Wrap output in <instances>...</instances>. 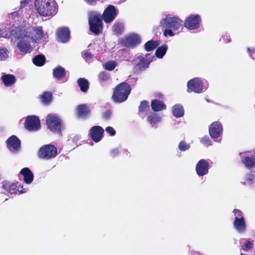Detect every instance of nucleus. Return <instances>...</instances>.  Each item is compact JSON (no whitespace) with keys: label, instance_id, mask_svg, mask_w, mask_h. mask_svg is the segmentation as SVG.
<instances>
[{"label":"nucleus","instance_id":"obj_16","mask_svg":"<svg viewBox=\"0 0 255 255\" xmlns=\"http://www.w3.org/2000/svg\"><path fill=\"white\" fill-rule=\"evenodd\" d=\"M209 169V163L205 159L199 160L196 165V172L199 176L207 174Z\"/></svg>","mask_w":255,"mask_h":255},{"label":"nucleus","instance_id":"obj_48","mask_svg":"<svg viewBox=\"0 0 255 255\" xmlns=\"http://www.w3.org/2000/svg\"><path fill=\"white\" fill-rule=\"evenodd\" d=\"M111 153L113 156H115L119 153V151L118 148H115L111 150Z\"/></svg>","mask_w":255,"mask_h":255},{"label":"nucleus","instance_id":"obj_30","mask_svg":"<svg viewBox=\"0 0 255 255\" xmlns=\"http://www.w3.org/2000/svg\"><path fill=\"white\" fill-rule=\"evenodd\" d=\"M159 44L157 41L149 40L144 45V48L147 51H150L156 48Z\"/></svg>","mask_w":255,"mask_h":255},{"label":"nucleus","instance_id":"obj_19","mask_svg":"<svg viewBox=\"0 0 255 255\" xmlns=\"http://www.w3.org/2000/svg\"><path fill=\"white\" fill-rule=\"evenodd\" d=\"M28 35H30V39L36 42L40 40L43 37L44 32L41 26H36L33 28L30 33L28 32Z\"/></svg>","mask_w":255,"mask_h":255},{"label":"nucleus","instance_id":"obj_13","mask_svg":"<svg viewBox=\"0 0 255 255\" xmlns=\"http://www.w3.org/2000/svg\"><path fill=\"white\" fill-rule=\"evenodd\" d=\"M24 126L28 130L35 131L38 130L40 128V121L36 116H27L24 123Z\"/></svg>","mask_w":255,"mask_h":255},{"label":"nucleus","instance_id":"obj_1","mask_svg":"<svg viewBox=\"0 0 255 255\" xmlns=\"http://www.w3.org/2000/svg\"><path fill=\"white\" fill-rule=\"evenodd\" d=\"M17 36V46L21 53L30 52L32 49L30 42V38L24 27L17 29L14 36Z\"/></svg>","mask_w":255,"mask_h":255},{"label":"nucleus","instance_id":"obj_2","mask_svg":"<svg viewBox=\"0 0 255 255\" xmlns=\"http://www.w3.org/2000/svg\"><path fill=\"white\" fill-rule=\"evenodd\" d=\"M34 4L37 12L43 16H50L55 10V3L53 0H36Z\"/></svg>","mask_w":255,"mask_h":255},{"label":"nucleus","instance_id":"obj_22","mask_svg":"<svg viewBox=\"0 0 255 255\" xmlns=\"http://www.w3.org/2000/svg\"><path fill=\"white\" fill-rule=\"evenodd\" d=\"M140 42L139 37L135 34H132L127 36L125 40V43L127 46H134Z\"/></svg>","mask_w":255,"mask_h":255},{"label":"nucleus","instance_id":"obj_33","mask_svg":"<svg viewBox=\"0 0 255 255\" xmlns=\"http://www.w3.org/2000/svg\"><path fill=\"white\" fill-rule=\"evenodd\" d=\"M17 30V29L16 30H12L10 33H8L5 29H0V37L7 38L10 37L12 38V36H14Z\"/></svg>","mask_w":255,"mask_h":255},{"label":"nucleus","instance_id":"obj_53","mask_svg":"<svg viewBox=\"0 0 255 255\" xmlns=\"http://www.w3.org/2000/svg\"><path fill=\"white\" fill-rule=\"evenodd\" d=\"M85 1H86L89 4H93L94 2H95L96 0H84Z\"/></svg>","mask_w":255,"mask_h":255},{"label":"nucleus","instance_id":"obj_32","mask_svg":"<svg viewBox=\"0 0 255 255\" xmlns=\"http://www.w3.org/2000/svg\"><path fill=\"white\" fill-rule=\"evenodd\" d=\"M53 75L57 79H61L65 75V70L61 67H57L53 70Z\"/></svg>","mask_w":255,"mask_h":255},{"label":"nucleus","instance_id":"obj_3","mask_svg":"<svg viewBox=\"0 0 255 255\" xmlns=\"http://www.w3.org/2000/svg\"><path fill=\"white\" fill-rule=\"evenodd\" d=\"M130 92L128 84L123 83L118 85L114 91L113 98L115 102L121 103L126 101Z\"/></svg>","mask_w":255,"mask_h":255},{"label":"nucleus","instance_id":"obj_40","mask_svg":"<svg viewBox=\"0 0 255 255\" xmlns=\"http://www.w3.org/2000/svg\"><path fill=\"white\" fill-rule=\"evenodd\" d=\"M178 148L181 151H185L190 148V145L186 143L185 141H182L179 143Z\"/></svg>","mask_w":255,"mask_h":255},{"label":"nucleus","instance_id":"obj_8","mask_svg":"<svg viewBox=\"0 0 255 255\" xmlns=\"http://www.w3.org/2000/svg\"><path fill=\"white\" fill-rule=\"evenodd\" d=\"M235 220L233 222L234 228L240 233H243L246 230V224L242 212L237 209L234 210Z\"/></svg>","mask_w":255,"mask_h":255},{"label":"nucleus","instance_id":"obj_21","mask_svg":"<svg viewBox=\"0 0 255 255\" xmlns=\"http://www.w3.org/2000/svg\"><path fill=\"white\" fill-rule=\"evenodd\" d=\"M249 152H247L242 156L243 163L246 167L251 168L255 165V156H250Z\"/></svg>","mask_w":255,"mask_h":255},{"label":"nucleus","instance_id":"obj_34","mask_svg":"<svg viewBox=\"0 0 255 255\" xmlns=\"http://www.w3.org/2000/svg\"><path fill=\"white\" fill-rule=\"evenodd\" d=\"M45 62V57L43 55H37L33 59V63L38 66H41L43 65Z\"/></svg>","mask_w":255,"mask_h":255},{"label":"nucleus","instance_id":"obj_20","mask_svg":"<svg viewBox=\"0 0 255 255\" xmlns=\"http://www.w3.org/2000/svg\"><path fill=\"white\" fill-rule=\"evenodd\" d=\"M57 40L61 42H66L69 38L70 32L68 28H63L57 31Z\"/></svg>","mask_w":255,"mask_h":255},{"label":"nucleus","instance_id":"obj_52","mask_svg":"<svg viewBox=\"0 0 255 255\" xmlns=\"http://www.w3.org/2000/svg\"><path fill=\"white\" fill-rule=\"evenodd\" d=\"M84 56L85 57H88V58L91 57V54L88 52H85L84 54Z\"/></svg>","mask_w":255,"mask_h":255},{"label":"nucleus","instance_id":"obj_6","mask_svg":"<svg viewBox=\"0 0 255 255\" xmlns=\"http://www.w3.org/2000/svg\"><path fill=\"white\" fill-rule=\"evenodd\" d=\"M47 128L53 132H58L61 130L62 122L61 119L56 115L49 114L46 117Z\"/></svg>","mask_w":255,"mask_h":255},{"label":"nucleus","instance_id":"obj_11","mask_svg":"<svg viewBox=\"0 0 255 255\" xmlns=\"http://www.w3.org/2000/svg\"><path fill=\"white\" fill-rule=\"evenodd\" d=\"M188 92L201 93L203 91V87L201 80L198 78H194L190 80L187 83Z\"/></svg>","mask_w":255,"mask_h":255},{"label":"nucleus","instance_id":"obj_50","mask_svg":"<svg viewBox=\"0 0 255 255\" xmlns=\"http://www.w3.org/2000/svg\"><path fill=\"white\" fill-rule=\"evenodd\" d=\"M18 15V11H14L13 12H11L9 14V17H11L12 18H14L15 17H17Z\"/></svg>","mask_w":255,"mask_h":255},{"label":"nucleus","instance_id":"obj_29","mask_svg":"<svg viewBox=\"0 0 255 255\" xmlns=\"http://www.w3.org/2000/svg\"><path fill=\"white\" fill-rule=\"evenodd\" d=\"M168 47L166 45H162L158 47L155 52V55L158 58H162L166 54Z\"/></svg>","mask_w":255,"mask_h":255},{"label":"nucleus","instance_id":"obj_44","mask_svg":"<svg viewBox=\"0 0 255 255\" xmlns=\"http://www.w3.org/2000/svg\"><path fill=\"white\" fill-rule=\"evenodd\" d=\"M106 131L111 136H113L116 134L115 130L112 127H107L106 128Z\"/></svg>","mask_w":255,"mask_h":255},{"label":"nucleus","instance_id":"obj_23","mask_svg":"<svg viewBox=\"0 0 255 255\" xmlns=\"http://www.w3.org/2000/svg\"><path fill=\"white\" fill-rule=\"evenodd\" d=\"M1 79L4 86L6 87L12 86L16 81L15 76L11 74H4Z\"/></svg>","mask_w":255,"mask_h":255},{"label":"nucleus","instance_id":"obj_41","mask_svg":"<svg viewBox=\"0 0 255 255\" xmlns=\"http://www.w3.org/2000/svg\"><path fill=\"white\" fill-rule=\"evenodd\" d=\"M201 142L206 146H209L212 144V141L207 136H205L202 138L201 139Z\"/></svg>","mask_w":255,"mask_h":255},{"label":"nucleus","instance_id":"obj_4","mask_svg":"<svg viewBox=\"0 0 255 255\" xmlns=\"http://www.w3.org/2000/svg\"><path fill=\"white\" fill-rule=\"evenodd\" d=\"M182 21L176 16L166 15L160 22V26L165 28H171L173 31L177 30L182 25Z\"/></svg>","mask_w":255,"mask_h":255},{"label":"nucleus","instance_id":"obj_47","mask_svg":"<svg viewBox=\"0 0 255 255\" xmlns=\"http://www.w3.org/2000/svg\"><path fill=\"white\" fill-rule=\"evenodd\" d=\"M248 50L249 52L250 57L255 60V48L250 49L248 48Z\"/></svg>","mask_w":255,"mask_h":255},{"label":"nucleus","instance_id":"obj_43","mask_svg":"<svg viewBox=\"0 0 255 255\" xmlns=\"http://www.w3.org/2000/svg\"><path fill=\"white\" fill-rule=\"evenodd\" d=\"M172 30H173L171 28H166L163 32L164 35L165 36H169L170 37L174 36V33Z\"/></svg>","mask_w":255,"mask_h":255},{"label":"nucleus","instance_id":"obj_9","mask_svg":"<svg viewBox=\"0 0 255 255\" xmlns=\"http://www.w3.org/2000/svg\"><path fill=\"white\" fill-rule=\"evenodd\" d=\"M57 154V149L53 145L48 144L42 146L38 151V156L44 159L54 158Z\"/></svg>","mask_w":255,"mask_h":255},{"label":"nucleus","instance_id":"obj_15","mask_svg":"<svg viewBox=\"0 0 255 255\" xmlns=\"http://www.w3.org/2000/svg\"><path fill=\"white\" fill-rule=\"evenodd\" d=\"M223 131L221 124L218 122L213 123L209 127V133L212 138H217L220 136Z\"/></svg>","mask_w":255,"mask_h":255},{"label":"nucleus","instance_id":"obj_49","mask_svg":"<svg viewBox=\"0 0 255 255\" xmlns=\"http://www.w3.org/2000/svg\"><path fill=\"white\" fill-rule=\"evenodd\" d=\"M114 30L116 33H119L120 31V28L122 27V26L121 25H118L115 24L114 25Z\"/></svg>","mask_w":255,"mask_h":255},{"label":"nucleus","instance_id":"obj_46","mask_svg":"<svg viewBox=\"0 0 255 255\" xmlns=\"http://www.w3.org/2000/svg\"><path fill=\"white\" fill-rule=\"evenodd\" d=\"M31 0H21L20 3V8H22L27 6Z\"/></svg>","mask_w":255,"mask_h":255},{"label":"nucleus","instance_id":"obj_36","mask_svg":"<svg viewBox=\"0 0 255 255\" xmlns=\"http://www.w3.org/2000/svg\"><path fill=\"white\" fill-rule=\"evenodd\" d=\"M8 57V51L4 47H0V60L4 61Z\"/></svg>","mask_w":255,"mask_h":255},{"label":"nucleus","instance_id":"obj_27","mask_svg":"<svg viewBox=\"0 0 255 255\" xmlns=\"http://www.w3.org/2000/svg\"><path fill=\"white\" fill-rule=\"evenodd\" d=\"M161 120V117L154 113L150 114L147 118L148 122L152 127H154Z\"/></svg>","mask_w":255,"mask_h":255},{"label":"nucleus","instance_id":"obj_17","mask_svg":"<svg viewBox=\"0 0 255 255\" xmlns=\"http://www.w3.org/2000/svg\"><path fill=\"white\" fill-rule=\"evenodd\" d=\"M7 148L12 152L18 151L20 148V141L15 136L12 135L6 141Z\"/></svg>","mask_w":255,"mask_h":255},{"label":"nucleus","instance_id":"obj_39","mask_svg":"<svg viewBox=\"0 0 255 255\" xmlns=\"http://www.w3.org/2000/svg\"><path fill=\"white\" fill-rule=\"evenodd\" d=\"M148 108V103L146 101H142L139 107V111L140 112H144L147 111Z\"/></svg>","mask_w":255,"mask_h":255},{"label":"nucleus","instance_id":"obj_24","mask_svg":"<svg viewBox=\"0 0 255 255\" xmlns=\"http://www.w3.org/2000/svg\"><path fill=\"white\" fill-rule=\"evenodd\" d=\"M20 173L23 176L24 181L27 184H30L33 180V175L28 168H24L20 171Z\"/></svg>","mask_w":255,"mask_h":255},{"label":"nucleus","instance_id":"obj_7","mask_svg":"<svg viewBox=\"0 0 255 255\" xmlns=\"http://www.w3.org/2000/svg\"><path fill=\"white\" fill-rule=\"evenodd\" d=\"M153 58V56L150 53L138 55L134 60L135 68L138 70H142L147 68Z\"/></svg>","mask_w":255,"mask_h":255},{"label":"nucleus","instance_id":"obj_42","mask_svg":"<svg viewBox=\"0 0 255 255\" xmlns=\"http://www.w3.org/2000/svg\"><path fill=\"white\" fill-rule=\"evenodd\" d=\"M253 245V244L251 242L248 241L244 245L242 246V249L244 251H248L252 248Z\"/></svg>","mask_w":255,"mask_h":255},{"label":"nucleus","instance_id":"obj_38","mask_svg":"<svg viewBox=\"0 0 255 255\" xmlns=\"http://www.w3.org/2000/svg\"><path fill=\"white\" fill-rule=\"evenodd\" d=\"M110 77L109 74L105 72H101L98 75V78L99 80L102 82L107 81Z\"/></svg>","mask_w":255,"mask_h":255},{"label":"nucleus","instance_id":"obj_5","mask_svg":"<svg viewBox=\"0 0 255 255\" xmlns=\"http://www.w3.org/2000/svg\"><path fill=\"white\" fill-rule=\"evenodd\" d=\"M89 23L92 32L95 34L101 32L103 29L102 21L100 14L92 11L89 14Z\"/></svg>","mask_w":255,"mask_h":255},{"label":"nucleus","instance_id":"obj_51","mask_svg":"<svg viewBox=\"0 0 255 255\" xmlns=\"http://www.w3.org/2000/svg\"><path fill=\"white\" fill-rule=\"evenodd\" d=\"M254 178V176L252 174H249L247 176V179L248 180L251 181H252Z\"/></svg>","mask_w":255,"mask_h":255},{"label":"nucleus","instance_id":"obj_26","mask_svg":"<svg viewBox=\"0 0 255 255\" xmlns=\"http://www.w3.org/2000/svg\"><path fill=\"white\" fill-rule=\"evenodd\" d=\"M151 108L154 111H160L165 109L166 106L162 102L158 100H153L151 102Z\"/></svg>","mask_w":255,"mask_h":255},{"label":"nucleus","instance_id":"obj_31","mask_svg":"<svg viewBox=\"0 0 255 255\" xmlns=\"http://www.w3.org/2000/svg\"><path fill=\"white\" fill-rule=\"evenodd\" d=\"M78 85L80 87V89L82 92H85L89 88L88 82L87 80L80 78L78 81Z\"/></svg>","mask_w":255,"mask_h":255},{"label":"nucleus","instance_id":"obj_45","mask_svg":"<svg viewBox=\"0 0 255 255\" xmlns=\"http://www.w3.org/2000/svg\"><path fill=\"white\" fill-rule=\"evenodd\" d=\"M112 113L110 111H107L103 114V118L105 120H108L110 118Z\"/></svg>","mask_w":255,"mask_h":255},{"label":"nucleus","instance_id":"obj_37","mask_svg":"<svg viewBox=\"0 0 255 255\" xmlns=\"http://www.w3.org/2000/svg\"><path fill=\"white\" fill-rule=\"evenodd\" d=\"M117 65L116 61H111L106 62L104 65V67L107 70L111 71L116 67Z\"/></svg>","mask_w":255,"mask_h":255},{"label":"nucleus","instance_id":"obj_25","mask_svg":"<svg viewBox=\"0 0 255 255\" xmlns=\"http://www.w3.org/2000/svg\"><path fill=\"white\" fill-rule=\"evenodd\" d=\"M78 116L80 117H85L90 113V110L86 105H81L77 108Z\"/></svg>","mask_w":255,"mask_h":255},{"label":"nucleus","instance_id":"obj_35","mask_svg":"<svg viewBox=\"0 0 255 255\" xmlns=\"http://www.w3.org/2000/svg\"><path fill=\"white\" fill-rule=\"evenodd\" d=\"M52 99V94L50 92H45L41 96V102L44 104L49 103Z\"/></svg>","mask_w":255,"mask_h":255},{"label":"nucleus","instance_id":"obj_18","mask_svg":"<svg viewBox=\"0 0 255 255\" xmlns=\"http://www.w3.org/2000/svg\"><path fill=\"white\" fill-rule=\"evenodd\" d=\"M104 133L103 128L100 126H95L91 129L90 136L96 142H99L102 138Z\"/></svg>","mask_w":255,"mask_h":255},{"label":"nucleus","instance_id":"obj_10","mask_svg":"<svg viewBox=\"0 0 255 255\" xmlns=\"http://www.w3.org/2000/svg\"><path fill=\"white\" fill-rule=\"evenodd\" d=\"M201 18L200 15L192 14L187 16L184 20V27L192 30L198 28L201 24Z\"/></svg>","mask_w":255,"mask_h":255},{"label":"nucleus","instance_id":"obj_28","mask_svg":"<svg viewBox=\"0 0 255 255\" xmlns=\"http://www.w3.org/2000/svg\"><path fill=\"white\" fill-rule=\"evenodd\" d=\"M172 114L177 118L183 117L184 115L183 107L180 105H175L172 107Z\"/></svg>","mask_w":255,"mask_h":255},{"label":"nucleus","instance_id":"obj_14","mask_svg":"<svg viewBox=\"0 0 255 255\" xmlns=\"http://www.w3.org/2000/svg\"><path fill=\"white\" fill-rule=\"evenodd\" d=\"M117 15V10L112 5H109L104 11L102 17L106 23H110L113 21Z\"/></svg>","mask_w":255,"mask_h":255},{"label":"nucleus","instance_id":"obj_54","mask_svg":"<svg viewBox=\"0 0 255 255\" xmlns=\"http://www.w3.org/2000/svg\"><path fill=\"white\" fill-rule=\"evenodd\" d=\"M158 96V97H159V98H160V97H161V94H159V95H158V96Z\"/></svg>","mask_w":255,"mask_h":255},{"label":"nucleus","instance_id":"obj_12","mask_svg":"<svg viewBox=\"0 0 255 255\" xmlns=\"http://www.w3.org/2000/svg\"><path fill=\"white\" fill-rule=\"evenodd\" d=\"M2 188L11 194H15L16 191H18L20 193L26 192V190L22 189V186L20 184H18V183H13L7 181H4L2 182Z\"/></svg>","mask_w":255,"mask_h":255}]
</instances>
